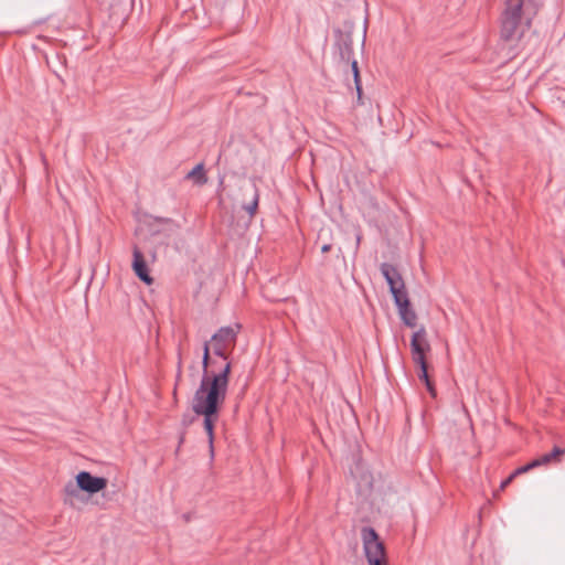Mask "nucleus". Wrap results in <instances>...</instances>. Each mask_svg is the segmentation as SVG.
<instances>
[{"label": "nucleus", "mask_w": 565, "mask_h": 565, "mask_svg": "<svg viewBox=\"0 0 565 565\" xmlns=\"http://www.w3.org/2000/svg\"><path fill=\"white\" fill-rule=\"evenodd\" d=\"M536 467H537V462L531 461V462L518 468L512 475H514V477H515L518 475L525 473Z\"/></svg>", "instance_id": "nucleus-16"}, {"label": "nucleus", "mask_w": 565, "mask_h": 565, "mask_svg": "<svg viewBox=\"0 0 565 565\" xmlns=\"http://www.w3.org/2000/svg\"><path fill=\"white\" fill-rule=\"evenodd\" d=\"M356 244L358 245L360 244V236H358V238H356Z\"/></svg>", "instance_id": "nucleus-26"}, {"label": "nucleus", "mask_w": 565, "mask_h": 565, "mask_svg": "<svg viewBox=\"0 0 565 565\" xmlns=\"http://www.w3.org/2000/svg\"><path fill=\"white\" fill-rule=\"evenodd\" d=\"M523 6L521 2L505 1L504 11L501 14L500 38L508 43H516L524 33L522 25Z\"/></svg>", "instance_id": "nucleus-3"}, {"label": "nucleus", "mask_w": 565, "mask_h": 565, "mask_svg": "<svg viewBox=\"0 0 565 565\" xmlns=\"http://www.w3.org/2000/svg\"><path fill=\"white\" fill-rule=\"evenodd\" d=\"M353 81H354L355 89H356V88H362L360 71H356V72L353 74Z\"/></svg>", "instance_id": "nucleus-18"}, {"label": "nucleus", "mask_w": 565, "mask_h": 565, "mask_svg": "<svg viewBox=\"0 0 565 565\" xmlns=\"http://www.w3.org/2000/svg\"><path fill=\"white\" fill-rule=\"evenodd\" d=\"M203 354H210V342H205L203 345Z\"/></svg>", "instance_id": "nucleus-23"}, {"label": "nucleus", "mask_w": 565, "mask_h": 565, "mask_svg": "<svg viewBox=\"0 0 565 565\" xmlns=\"http://www.w3.org/2000/svg\"><path fill=\"white\" fill-rule=\"evenodd\" d=\"M241 326L235 324L234 327H222L211 338L213 343V353L227 361L226 350L228 347H233L236 343V338L239 332Z\"/></svg>", "instance_id": "nucleus-7"}, {"label": "nucleus", "mask_w": 565, "mask_h": 565, "mask_svg": "<svg viewBox=\"0 0 565 565\" xmlns=\"http://www.w3.org/2000/svg\"><path fill=\"white\" fill-rule=\"evenodd\" d=\"M330 249H331V244H323V245L321 246V252H322V253H327V252H329Z\"/></svg>", "instance_id": "nucleus-24"}, {"label": "nucleus", "mask_w": 565, "mask_h": 565, "mask_svg": "<svg viewBox=\"0 0 565 565\" xmlns=\"http://www.w3.org/2000/svg\"><path fill=\"white\" fill-rule=\"evenodd\" d=\"M182 423H183L184 425H189V424H191V423H192V419H188V418H186V416H184V417H183V419H182Z\"/></svg>", "instance_id": "nucleus-25"}, {"label": "nucleus", "mask_w": 565, "mask_h": 565, "mask_svg": "<svg viewBox=\"0 0 565 565\" xmlns=\"http://www.w3.org/2000/svg\"><path fill=\"white\" fill-rule=\"evenodd\" d=\"M381 273L390 287V291L394 288H397L399 284H404V280L397 268L390 263H383L381 265Z\"/></svg>", "instance_id": "nucleus-10"}, {"label": "nucleus", "mask_w": 565, "mask_h": 565, "mask_svg": "<svg viewBox=\"0 0 565 565\" xmlns=\"http://www.w3.org/2000/svg\"><path fill=\"white\" fill-rule=\"evenodd\" d=\"M513 478H514V475H511V476H510V477H508L505 480H503V481L501 482V486H500V487H501V489H504V488H505V487H507V486L512 481V479H513Z\"/></svg>", "instance_id": "nucleus-22"}, {"label": "nucleus", "mask_w": 565, "mask_h": 565, "mask_svg": "<svg viewBox=\"0 0 565 565\" xmlns=\"http://www.w3.org/2000/svg\"><path fill=\"white\" fill-rule=\"evenodd\" d=\"M215 366L216 361L211 360L210 354H203L202 356V379L200 382L199 387L204 386L206 392L211 390V385L214 383V381L218 380L221 386L224 388V393H227L228 387V380L231 374V363L226 362L222 367L218 369L217 372L209 371V366Z\"/></svg>", "instance_id": "nucleus-6"}, {"label": "nucleus", "mask_w": 565, "mask_h": 565, "mask_svg": "<svg viewBox=\"0 0 565 565\" xmlns=\"http://www.w3.org/2000/svg\"><path fill=\"white\" fill-rule=\"evenodd\" d=\"M430 350V345L426 339V330L420 327L415 331L411 339L412 358L415 364L418 365V379L424 383L430 381L428 375V364L426 361V352Z\"/></svg>", "instance_id": "nucleus-4"}, {"label": "nucleus", "mask_w": 565, "mask_h": 565, "mask_svg": "<svg viewBox=\"0 0 565 565\" xmlns=\"http://www.w3.org/2000/svg\"><path fill=\"white\" fill-rule=\"evenodd\" d=\"M355 90H356V105H359V106L364 105L363 89L362 88H356Z\"/></svg>", "instance_id": "nucleus-20"}, {"label": "nucleus", "mask_w": 565, "mask_h": 565, "mask_svg": "<svg viewBox=\"0 0 565 565\" xmlns=\"http://www.w3.org/2000/svg\"><path fill=\"white\" fill-rule=\"evenodd\" d=\"M252 190H253V199H252L250 203L243 204V206H242V209L244 211H246L249 214V216L255 215L257 207H258V203H259V191L255 183L252 184Z\"/></svg>", "instance_id": "nucleus-15"}, {"label": "nucleus", "mask_w": 565, "mask_h": 565, "mask_svg": "<svg viewBox=\"0 0 565 565\" xmlns=\"http://www.w3.org/2000/svg\"><path fill=\"white\" fill-rule=\"evenodd\" d=\"M353 81H354L355 89H356V88H362L360 71H356V72L353 74Z\"/></svg>", "instance_id": "nucleus-19"}, {"label": "nucleus", "mask_w": 565, "mask_h": 565, "mask_svg": "<svg viewBox=\"0 0 565 565\" xmlns=\"http://www.w3.org/2000/svg\"><path fill=\"white\" fill-rule=\"evenodd\" d=\"M339 39L334 43V49L337 50L340 60L347 64L351 61L353 56V43L350 35H344L341 31H338Z\"/></svg>", "instance_id": "nucleus-9"}, {"label": "nucleus", "mask_w": 565, "mask_h": 565, "mask_svg": "<svg viewBox=\"0 0 565 565\" xmlns=\"http://www.w3.org/2000/svg\"><path fill=\"white\" fill-rule=\"evenodd\" d=\"M107 479L104 477L93 476L90 472L82 470L75 477L74 481H68L63 488L64 503L74 505V499L79 497V492L84 491L88 494H95L107 487Z\"/></svg>", "instance_id": "nucleus-2"}, {"label": "nucleus", "mask_w": 565, "mask_h": 565, "mask_svg": "<svg viewBox=\"0 0 565 565\" xmlns=\"http://www.w3.org/2000/svg\"><path fill=\"white\" fill-rule=\"evenodd\" d=\"M361 537L369 565H386L385 547L377 532L371 526H363Z\"/></svg>", "instance_id": "nucleus-5"}, {"label": "nucleus", "mask_w": 565, "mask_h": 565, "mask_svg": "<svg viewBox=\"0 0 565 565\" xmlns=\"http://www.w3.org/2000/svg\"><path fill=\"white\" fill-rule=\"evenodd\" d=\"M226 394L218 380L214 381L211 390L198 387L192 399V411L203 416V427L209 437L211 452H213L214 424L218 417L220 407L224 404Z\"/></svg>", "instance_id": "nucleus-1"}, {"label": "nucleus", "mask_w": 565, "mask_h": 565, "mask_svg": "<svg viewBox=\"0 0 565 565\" xmlns=\"http://www.w3.org/2000/svg\"><path fill=\"white\" fill-rule=\"evenodd\" d=\"M349 64H351V71H352V74H354L356 71H360V70H359V65H358V61H356V60L351 58V61L349 62Z\"/></svg>", "instance_id": "nucleus-21"}, {"label": "nucleus", "mask_w": 565, "mask_h": 565, "mask_svg": "<svg viewBox=\"0 0 565 565\" xmlns=\"http://www.w3.org/2000/svg\"><path fill=\"white\" fill-rule=\"evenodd\" d=\"M132 270L135 275L146 285H151L153 278L150 275L147 262L141 250L135 246L132 250Z\"/></svg>", "instance_id": "nucleus-8"}, {"label": "nucleus", "mask_w": 565, "mask_h": 565, "mask_svg": "<svg viewBox=\"0 0 565 565\" xmlns=\"http://www.w3.org/2000/svg\"><path fill=\"white\" fill-rule=\"evenodd\" d=\"M395 306L402 308L409 305L408 294L405 288V284H399L397 288L391 290Z\"/></svg>", "instance_id": "nucleus-12"}, {"label": "nucleus", "mask_w": 565, "mask_h": 565, "mask_svg": "<svg viewBox=\"0 0 565 565\" xmlns=\"http://www.w3.org/2000/svg\"><path fill=\"white\" fill-rule=\"evenodd\" d=\"M186 179H192L195 184L203 185L207 182V177L204 171L203 163L196 164L185 177Z\"/></svg>", "instance_id": "nucleus-14"}, {"label": "nucleus", "mask_w": 565, "mask_h": 565, "mask_svg": "<svg viewBox=\"0 0 565 565\" xmlns=\"http://www.w3.org/2000/svg\"><path fill=\"white\" fill-rule=\"evenodd\" d=\"M398 315L403 323L409 328H415L417 324V315L415 310L412 308V305L404 306L398 308Z\"/></svg>", "instance_id": "nucleus-11"}, {"label": "nucleus", "mask_w": 565, "mask_h": 565, "mask_svg": "<svg viewBox=\"0 0 565 565\" xmlns=\"http://www.w3.org/2000/svg\"><path fill=\"white\" fill-rule=\"evenodd\" d=\"M425 386H426L428 393L430 394V396L435 398L437 393H436V388H435L433 382L431 381L426 382Z\"/></svg>", "instance_id": "nucleus-17"}, {"label": "nucleus", "mask_w": 565, "mask_h": 565, "mask_svg": "<svg viewBox=\"0 0 565 565\" xmlns=\"http://www.w3.org/2000/svg\"><path fill=\"white\" fill-rule=\"evenodd\" d=\"M565 454V449L555 446L551 452L544 454L535 459L533 462H537V467L546 466L554 460H558L562 455Z\"/></svg>", "instance_id": "nucleus-13"}]
</instances>
